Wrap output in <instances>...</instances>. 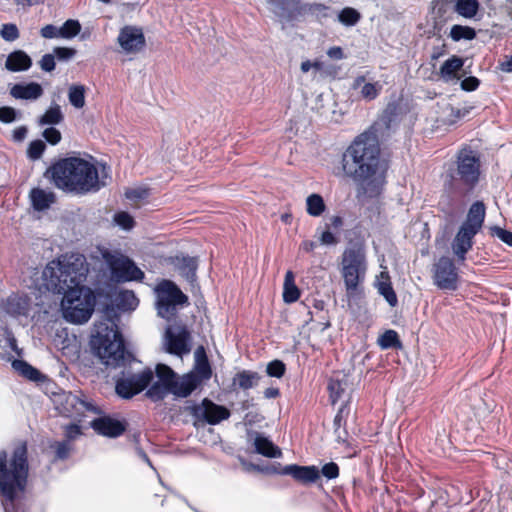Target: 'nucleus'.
I'll use <instances>...</instances> for the list:
<instances>
[{
	"label": "nucleus",
	"instance_id": "47",
	"mask_svg": "<svg viewBox=\"0 0 512 512\" xmlns=\"http://www.w3.org/2000/svg\"><path fill=\"white\" fill-rule=\"evenodd\" d=\"M0 35L4 40L13 42L19 38V30L15 24H3L0 29Z\"/></svg>",
	"mask_w": 512,
	"mask_h": 512
},
{
	"label": "nucleus",
	"instance_id": "10",
	"mask_svg": "<svg viewBox=\"0 0 512 512\" xmlns=\"http://www.w3.org/2000/svg\"><path fill=\"white\" fill-rule=\"evenodd\" d=\"M156 307L158 315L167 320L177 313V307L188 303V297L170 280H163L156 288Z\"/></svg>",
	"mask_w": 512,
	"mask_h": 512
},
{
	"label": "nucleus",
	"instance_id": "34",
	"mask_svg": "<svg viewBox=\"0 0 512 512\" xmlns=\"http://www.w3.org/2000/svg\"><path fill=\"white\" fill-rule=\"evenodd\" d=\"M64 119L61 108L58 104L51 105L49 109L39 118L38 124L40 126L45 125H57L60 124Z\"/></svg>",
	"mask_w": 512,
	"mask_h": 512
},
{
	"label": "nucleus",
	"instance_id": "25",
	"mask_svg": "<svg viewBox=\"0 0 512 512\" xmlns=\"http://www.w3.org/2000/svg\"><path fill=\"white\" fill-rule=\"evenodd\" d=\"M199 380L193 374H186L181 378L176 377L171 393L178 397L189 396L198 386Z\"/></svg>",
	"mask_w": 512,
	"mask_h": 512
},
{
	"label": "nucleus",
	"instance_id": "41",
	"mask_svg": "<svg viewBox=\"0 0 512 512\" xmlns=\"http://www.w3.org/2000/svg\"><path fill=\"white\" fill-rule=\"evenodd\" d=\"M81 31V25L78 20L69 19L59 27L60 38L71 39L78 35Z\"/></svg>",
	"mask_w": 512,
	"mask_h": 512
},
{
	"label": "nucleus",
	"instance_id": "2",
	"mask_svg": "<svg viewBox=\"0 0 512 512\" xmlns=\"http://www.w3.org/2000/svg\"><path fill=\"white\" fill-rule=\"evenodd\" d=\"M27 445L19 442L10 459L0 451V496L4 512H17L18 502L25 492L29 473Z\"/></svg>",
	"mask_w": 512,
	"mask_h": 512
},
{
	"label": "nucleus",
	"instance_id": "16",
	"mask_svg": "<svg viewBox=\"0 0 512 512\" xmlns=\"http://www.w3.org/2000/svg\"><path fill=\"white\" fill-rule=\"evenodd\" d=\"M118 43L126 53H137L145 46V37L140 28L125 26L120 30Z\"/></svg>",
	"mask_w": 512,
	"mask_h": 512
},
{
	"label": "nucleus",
	"instance_id": "11",
	"mask_svg": "<svg viewBox=\"0 0 512 512\" xmlns=\"http://www.w3.org/2000/svg\"><path fill=\"white\" fill-rule=\"evenodd\" d=\"M54 404L60 414L66 417L82 416L85 412L99 413L98 408L90 401L72 392L55 395Z\"/></svg>",
	"mask_w": 512,
	"mask_h": 512
},
{
	"label": "nucleus",
	"instance_id": "5",
	"mask_svg": "<svg viewBox=\"0 0 512 512\" xmlns=\"http://www.w3.org/2000/svg\"><path fill=\"white\" fill-rule=\"evenodd\" d=\"M92 345L107 366L117 367L123 364L126 349L123 337L113 319L95 324Z\"/></svg>",
	"mask_w": 512,
	"mask_h": 512
},
{
	"label": "nucleus",
	"instance_id": "30",
	"mask_svg": "<svg viewBox=\"0 0 512 512\" xmlns=\"http://www.w3.org/2000/svg\"><path fill=\"white\" fill-rule=\"evenodd\" d=\"M32 206L37 211L48 209L54 202V194L40 188H34L30 192Z\"/></svg>",
	"mask_w": 512,
	"mask_h": 512
},
{
	"label": "nucleus",
	"instance_id": "12",
	"mask_svg": "<svg viewBox=\"0 0 512 512\" xmlns=\"http://www.w3.org/2000/svg\"><path fill=\"white\" fill-rule=\"evenodd\" d=\"M189 411L195 420L203 421L210 425L219 424L231 415L229 409L207 398L203 399L200 404L189 407Z\"/></svg>",
	"mask_w": 512,
	"mask_h": 512
},
{
	"label": "nucleus",
	"instance_id": "48",
	"mask_svg": "<svg viewBox=\"0 0 512 512\" xmlns=\"http://www.w3.org/2000/svg\"><path fill=\"white\" fill-rule=\"evenodd\" d=\"M45 147H46L45 143L42 140L32 141L28 147V151H27L28 157L33 160L39 159L42 156V154L45 150Z\"/></svg>",
	"mask_w": 512,
	"mask_h": 512
},
{
	"label": "nucleus",
	"instance_id": "63",
	"mask_svg": "<svg viewBox=\"0 0 512 512\" xmlns=\"http://www.w3.org/2000/svg\"><path fill=\"white\" fill-rule=\"evenodd\" d=\"M320 243L322 245H327V246L336 245L338 243V239L335 237V235L332 232H330L329 230H326L321 234Z\"/></svg>",
	"mask_w": 512,
	"mask_h": 512
},
{
	"label": "nucleus",
	"instance_id": "62",
	"mask_svg": "<svg viewBox=\"0 0 512 512\" xmlns=\"http://www.w3.org/2000/svg\"><path fill=\"white\" fill-rule=\"evenodd\" d=\"M81 434V429L79 425L76 424H70L65 427V441H71L75 439L77 436Z\"/></svg>",
	"mask_w": 512,
	"mask_h": 512
},
{
	"label": "nucleus",
	"instance_id": "24",
	"mask_svg": "<svg viewBox=\"0 0 512 512\" xmlns=\"http://www.w3.org/2000/svg\"><path fill=\"white\" fill-rule=\"evenodd\" d=\"M32 66V59L23 50L11 52L6 59L5 68L11 72L26 71Z\"/></svg>",
	"mask_w": 512,
	"mask_h": 512
},
{
	"label": "nucleus",
	"instance_id": "14",
	"mask_svg": "<svg viewBox=\"0 0 512 512\" xmlns=\"http://www.w3.org/2000/svg\"><path fill=\"white\" fill-rule=\"evenodd\" d=\"M434 284L441 290L454 291L458 286V272L454 262L441 257L433 266Z\"/></svg>",
	"mask_w": 512,
	"mask_h": 512
},
{
	"label": "nucleus",
	"instance_id": "8",
	"mask_svg": "<svg viewBox=\"0 0 512 512\" xmlns=\"http://www.w3.org/2000/svg\"><path fill=\"white\" fill-rule=\"evenodd\" d=\"M64 318L75 324L87 322L95 307V295L88 287H78L61 293Z\"/></svg>",
	"mask_w": 512,
	"mask_h": 512
},
{
	"label": "nucleus",
	"instance_id": "58",
	"mask_svg": "<svg viewBox=\"0 0 512 512\" xmlns=\"http://www.w3.org/2000/svg\"><path fill=\"white\" fill-rule=\"evenodd\" d=\"M40 35L45 39L60 38L59 27L52 24L45 25L41 28Z\"/></svg>",
	"mask_w": 512,
	"mask_h": 512
},
{
	"label": "nucleus",
	"instance_id": "44",
	"mask_svg": "<svg viewBox=\"0 0 512 512\" xmlns=\"http://www.w3.org/2000/svg\"><path fill=\"white\" fill-rule=\"evenodd\" d=\"M54 450L56 460H65L69 457L72 445L69 441H55L50 445Z\"/></svg>",
	"mask_w": 512,
	"mask_h": 512
},
{
	"label": "nucleus",
	"instance_id": "54",
	"mask_svg": "<svg viewBox=\"0 0 512 512\" xmlns=\"http://www.w3.org/2000/svg\"><path fill=\"white\" fill-rule=\"evenodd\" d=\"M320 471V474H322L327 479H335L339 476V467L334 462H329L325 464Z\"/></svg>",
	"mask_w": 512,
	"mask_h": 512
},
{
	"label": "nucleus",
	"instance_id": "19",
	"mask_svg": "<svg viewBox=\"0 0 512 512\" xmlns=\"http://www.w3.org/2000/svg\"><path fill=\"white\" fill-rule=\"evenodd\" d=\"M281 474L290 475L303 484L315 483L320 478V471L316 466L286 465Z\"/></svg>",
	"mask_w": 512,
	"mask_h": 512
},
{
	"label": "nucleus",
	"instance_id": "13",
	"mask_svg": "<svg viewBox=\"0 0 512 512\" xmlns=\"http://www.w3.org/2000/svg\"><path fill=\"white\" fill-rule=\"evenodd\" d=\"M153 379L151 369H145L141 373L122 377L116 381V393L125 399H130L148 387Z\"/></svg>",
	"mask_w": 512,
	"mask_h": 512
},
{
	"label": "nucleus",
	"instance_id": "56",
	"mask_svg": "<svg viewBox=\"0 0 512 512\" xmlns=\"http://www.w3.org/2000/svg\"><path fill=\"white\" fill-rule=\"evenodd\" d=\"M196 368L202 379L206 380L211 377L212 371L207 357H204L202 358V360H199L196 364Z\"/></svg>",
	"mask_w": 512,
	"mask_h": 512
},
{
	"label": "nucleus",
	"instance_id": "35",
	"mask_svg": "<svg viewBox=\"0 0 512 512\" xmlns=\"http://www.w3.org/2000/svg\"><path fill=\"white\" fill-rule=\"evenodd\" d=\"M325 210L326 205L321 195L313 193L306 198V211L310 216L319 217Z\"/></svg>",
	"mask_w": 512,
	"mask_h": 512
},
{
	"label": "nucleus",
	"instance_id": "49",
	"mask_svg": "<svg viewBox=\"0 0 512 512\" xmlns=\"http://www.w3.org/2000/svg\"><path fill=\"white\" fill-rule=\"evenodd\" d=\"M292 1L293 0H266V2L271 6V10L279 16H283L285 14Z\"/></svg>",
	"mask_w": 512,
	"mask_h": 512
},
{
	"label": "nucleus",
	"instance_id": "21",
	"mask_svg": "<svg viewBox=\"0 0 512 512\" xmlns=\"http://www.w3.org/2000/svg\"><path fill=\"white\" fill-rule=\"evenodd\" d=\"M29 308L30 299L26 295L12 294L4 304L5 312L13 317L27 316Z\"/></svg>",
	"mask_w": 512,
	"mask_h": 512
},
{
	"label": "nucleus",
	"instance_id": "38",
	"mask_svg": "<svg viewBox=\"0 0 512 512\" xmlns=\"http://www.w3.org/2000/svg\"><path fill=\"white\" fill-rule=\"evenodd\" d=\"M68 99L72 106L81 109L85 105V86L71 85L68 90Z\"/></svg>",
	"mask_w": 512,
	"mask_h": 512
},
{
	"label": "nucleus",
	"instance_id": "4",
	"mask_svg": "<svg viewBox=\"0 0 512 512\" xmlns=\"http://www.w3.org/2000/svg\"><path fill=\"white\" fill-rule=\"evenodd\" d=\"M89 268L84 255L66 254L49 262L43 270V279L48 290L59 294L85 287Z\"/></svg>",
	"mask_w": 512,
	"mask_h": 512
},
{
	"label": "nucleus",
	"instance_id": "18",
	"mask_svg": "<svg viewBox=\"0 0 512 512\" xmlns=\"http://www.w3.org/2000/svg\"><path fill=\"white\" fill-rule=\"evenodd\" d=\"M475 235L476 233L473 231L460 226L451 243L453 254L456 256L459 263H463L465 261L466 254L472 249Z\"/></svg>",
	"mask_w": 512,
	"mask_h": 512
},
{
	"label": "nucleus",
	"instance_id": "29",
	"mask_svg": "<svg viewBox=\"0 0 512 512\" xmlns=\"http://www.w3.org/2000/svg\"><path fill=\"white\" fill-rule=\"evenodd\" d=\"M261 375L257 372L250 370H242L235 374L232 380V385L238 386L243 390L254 388L258 385Z\"/></svg>",
	"mask_w": 512,
	"mask_h": 512
},
{
	"label": "nucleus",
	"instance_id": "32",
	"mask_svg": "<svg viewBox=\"0 0 512 512\" xmlns=\"http://www.w3.org/2000/svg\"><path fill=\"white\" fill-rule=\"evenodd\" d=\"M114 302L118 309L122 311L134 310L139 304V300L131 290H121L115 295Z\"/></svg>",
	"mask_w": 512,
	"mask_h": 512
},
{
	"label": "nucleus",
	"instance_id": "1",
	"mask_svg": "<svg viewBox=\"0 0 512 512\" xmlns=\"http://www.w3.org/2000/svg\"><path fill=\"white\" fill-rule=\"evenodd\" d=\"M388 123L383 117L358 135L342 155V169L348 178L359 184L372 179L380 164L379 134Z\"/></svg>",
	"mask_w": 512,
	"mask_h": 512
},
{
	"label": "nucleus",
	"instance_id": "20",
	"mask_svg": "<svg viewBox=\"0 0 512 512\" xmlns=\"http://www.w3.org/2000/svg\"><path fill=\"white\" fill-rule=\"evenodd\" d=\"M485 214L484 203L480 201L474 202L470 206L466 220L462 223L461 227L477 234L483 226Z\"/></svg>",
	"mask_w": 512,
	"mask_h": 512
},
{
	"label": "nucleus",
	"instance_id": "45",
	"mask_svg": "<svg viewBox=\"0 0 512 512\" xmlns=\"http://www.w3.org/2000/svg\"><path fill=\"white\" fill-rule=\"evenodd\" d=\"M360 13L351 7H346L338 15L339 21L346 26H353L360 20Z\"/></svg>",
	"mask_w": 512,
	"mask_h": 512
},
{
	"label": "nucleus",
	"instance_id": "17",
	"mask_svg": "<svg viewBox=\"0 0 512 512\" xmlns=\"http://www.w3.org/2000/svg\"><path fill=\"white\" fill-rule=\"evenodd\" d=\"M91 427L95 432L102 436L116 438L125 432L126 423L108 416H104L94 419L91 422Z\"/></svg>",
	"mask_w": 512,
	"mask_h": 512
},
{
	"label": "nucleus",
	"instance_id": "50",
	"mask_svg": "<svg viewBox=\"0 0 512 512\" xmlns=\"http://www.w3.org/2000/svg\"><path fill=\"white\" fill-rule=\"evenodd\" d=\"M300 297V290L296 285L283 286V300L285 303H293Z\"/></svg>",
	"mask_w": 512,
	"mask_h": 512
},
{
	"label": "nucleus",
	"instance_id": "43",
	"mask_svg": "<svg viewBox=\"0 0 512 512\" xmlns=\"http://www.w3.org/2000/svg\"><path fill=\"white\" fill-rule=\"evenodd\" d=\"M328 390L330 393V400L332 404H335L342 398L346 390V384L338 379H331L328 384Z\"/></svg>",
	"mask_w": 512,
	"mask_h": 512
},
{
	"label": "nucleus",
	"instance_id": "31",
	"mask_svg": "<svg viewBox=\"0 0 512 512\" xmlns=\"http://www.w3.org/2000/svg\"><path fill=\"white\" fill-rule=\"evenodd\" d=\"M463 64L464 62L460 57L452 56L442 64L440 68L441 78L446 82L455 79Z\"/></svg>",
	"mask_w": 512,
	"mask_h": 512
},
{
	"label": "nucleus",
	"instance_id": "59",
	"mask_svg": "<svg viewBox=\"0 0 512 512\" xmlns=\"http://www.w3.org/2000/svg\"><path fill=\"white\" fill-rule=\"evenodd\" d=\"M148 196V190L144 188L127 189L125 197L129 200H142Z\"/></svg>",
	"mask_w": 512,
	"mask_h": 512
},
{
	"label": "nucleus",
	"instance_id": "27",
	"mask_svg": "<svg viewBox=\"0 0 512 512\" xmlns=\"http://www.w3.org/2000/svg\"><path fill=\"white\" fill-rule=\"evenodd\" d=\"M255 451L268 458H279L282 456L281 450L272 443L267 437L256 433L254 439Z\"/></svg>",
	"mask_w": 512,
	"mask_h": 512
},
{
	"label": "nucleus",
	"instance_id": "7",
	"mask_svg": "<svg viewBox=\"0 0 512 512\" xmlns=\"http://www.w3.org/2000/svg\"><path fill=\"white\" fill-rule=\"evenodd\" d=\"M367 271L366 253L361 246H352L344 250L341 257V276L344 281L346 295L357 296Z\"/></svg>",
	"mask_w": 512,
	"mask_h": 512
},
{
	"label": "nucleus",
	"instance_id": "60",
	"mask_svg": "<svg viewBox=\"0 0 512 512\" xmlns=\"http://www.w3.org/2000/svg\"><path fill=\"white\" fill-rule=\"evenodd\" d=\"M493 234L497 236L501 241L512 247V232L500 227H494Z\"/></svg>",
	"mask_w": 512,
	"mask_h": 512
},
{
	"label": "nucleus",
	"instance_id": "3",
	"mask_svg": "<svg viewBox=\"0 0 512 512\" xmlns=\"http://www.w3.org/2000/svg\"><path fill=\"white\" fill-rule=\"evenodd\" d=\"M47 173L51 174L54 185L66 192L84 195L101 188L95 165L79 157L60 159Z\"/></svg>",
	"mask_w": 512,
	"mask_h": 512
},
{
	"label": "nucleus",
	"instance_id": "51",
	"mask_svg": "<svg viewBox=\"0 0 512 512\" xmlns=\"http://www.w3.org/2000/svg\"><path fill=\"white\" fill-rule=\"evenodd\" d=\"M18 112L16 109L10 106L0 107V122L2 123H12L17 119Z\"/></svg>",
	"mask_w": 512,
	"mask_h": 512
},
{
	"label": "nucleus",
	"instance_id": "64",
	"mask_svg": "<svg viewBox=\"0 0 512 512\" xmlns=\"http://www.w3.org/2000/svg\"><path fill=\"white\" fill-rule=\"evenodd\" d=\"M27 133H28V129L26 126L17 127L13 131V135H12L13 140L15 142H22L26 138Z\"/></svg>",
	"mask_w": 512,
	"mask_h": 512
},
{
	"label": "nucleus",
	"instance_id": "52",
	"mask_svg": "<svg viewBox=\"0 0 512 512\" xmlns=\"http://www.w3.org/2000/svg\"><path fill=\"white\" fill-rule=\"evenodd\" d=\"M53 54L59 61H68L76 55V50L68 47H55Z\"/></svg>",
	"mask_w": 512,
	"mask_h": 512
},
{
	"label": "nucleus",
	"instance_id": "40",
	"mask_svg": "<svg viewBox=\"0 0 512 512\" xmlns=\"http://www.w3.org/2000/svg\"><path fill=\"white\" fill-rule=\"evenodd\" d=\"M450 37L454 41L473 40L476 37V31L469 26L453 25L450 30Z\"/></svg>",
	"mask_w": 512,
	"mask_h": 512
},
{
	"label": "nucleus",
	"instance_id": "53",
	"mask_svg": "<svg viewBox=\"0 0 512 512\" xmlns=\"http://www.w3.org/2000/svg\"><path fill=\"white\" fill-rule=\"evenodd\" d=\"M42 136L51 145H56L61 141V133L54 127L46 128L43 131Z\"/></svg>",
	"mask_w": 512,
	"mask_h": 512
},
{
	"label": "nucleus",
	"instance_id": "46",
	"mask_svg": "<svg viewBox=\"0 0 512 512\" xmlns=\"http://www.w3.org/2000/svg\"><path fill=\"white\" fill-rule=\"evenodd\" d=\"M286 371V366L281 360H273L267 364L266 372L270 377L281 378Z\"/></svg>",
	"mask_w": 512,
	"mask_h": 512
},
{
	"label": "nucleus",
	"instance_id": "26",
	"mask_svg": "<svg viewBox=\"0 0 512 512\" xmlns=\"http://www.w3.org/2000/svg\"><path fill=\"white\" fill-rule=\"evenodd\" d=\"M376 287L378 289L379 294H381L385 300L389 303L390 306L394 307L398 303V299L396 293L394 292L390 276L387 271H382L380 275L377 277Z\"/></svg>",
	"mask_w": 512,
	"mask_h": 512
},
{
	"label": "nucleus",
	"instance_id": "55",
	"mask_svg": "<svg viewBox=\"0 0 512 512\" xmlns=\"http://www.w3.org/2000/svg\"><path fill=\"white\" fill-rule=\"evenodd\" d=\"M115 222L124 229H131L134 225L133 218L126 212L115 214Z\"/></svg>",
	"mask_w": 512,
	"mask_h": 512
},
{
	"label": "nucleus",
	"instance_id": "37",
	"mask_svg": "<svg viewBox=\"0 0 512 512\" xmlns=\"http://www.w3.org/2000/svg\"><path fill=\"white\" fill-rule=\"evenodd\" d=\"M381 349H401L402 343L399 339L398 333L395 330L385 331L377 341Z\"/></svg>",
	"mask_w": 512,
	"mask_h": 512
},
{
	"label": "nucleus",
	"instance_id": "36",
	"mask_svg": "<svg viewBox=\"0 0 512 512\" xmlns=\"http://www.w3.org/2000/svg\"><path fill=\"white\" fill-rule=\"evenodd\" d=\"M479 10V2L477 0H457L455 11L464 18L471 19L475 17Z\"/></svg>",
	"mask_w": 512,
	"mask_h": 512
},
{
	"label": "nucleus",
	"instance_id": "9",
	"mask_svg": "<svg viewBox=\"0 0 512 512\" xmlns=\"http://www.w3.org/2000/svg\"><path fill=\"white\" fill-rule=\"evenodd\" d=\"M101 256L110 270L111 279L117 283L142 281L144 272L135 262L119 251L104 249Z\"/></svg>",
	"mask_w": 512,
	"mask_h": 512
},
{
	"label": "nucleus",
	"instance_id": "23",
	"mask_svg": "<svg viewBox=\"0 0 512 512\" xmlns=\"http://www.w3.org/2000/svg\"><path fill=\"white\" fill-rule=\"evenodd\" d=\"M352 88L359 90L361 97L367 101L374 100L382 90L379 82H366L365 76H358L354 79Z\"/></svg>",
	"mask_w": 512,
	"mask_h": 512
},
{
	"label": "nucleus",
	"instance_id": "61",
	"mask_svg": "<svg viewBox=\"0 0 512 512\" xmlns=\"http://www.w3.org/2000/svg\"><path fill=\"white\" fill-rule=\"evenodd\" d=\"M480 81L474 76H469L461 81V88L465 91H474L478 88Z\"/></svg>",
	"mask_w": 512,
	"mask_h": 512
},
{
	"label": "nucleus",
	"instance_id": "15",
	"mask_svg": "<svg viewBox=\"0 0 512 512\" xmlns=\"http://www.w3.org/2000/svg\"><path fill=\"white\" fill-rule=\"evenodd\" d=\"M190 333L186 327L168 328L165 333L166 350L170 354L182 356L190 352Z\"/></svg>",
	"mask_w": 512,
	"mask_h": 512
},
{
	"label": "nucleus",
	"instance_id": "57",
	"mask_svg": "<svg viewBox=\"0 0 512 512\" xmlns=\"http://www.w3.org/2000/svg\"><path fill=\"white\" fill-rule=\"evenodd\" d=\"M39 65H40L41 69L45 72L53 71L56 66L54 54L48 53V54L43 55L41 60L39 61Z\"/></svg>",
	"mask_w": 512,
	"mask_h": 512
},
{
	"label": "nucleus",
	"instance_id": "42",
	"mask_svg": "<svg viewBox=\"0 0 512 512\" xmlns=\"http://www.w3.org/2000/svg\"><path fill=\"white\" fill-rule=\"evenodd\" d=\"M169 393H171V391L167 385H165L159 381H156L147 390L146 395L150 399L157 401V400L163 399Z\"/></svg>",
	"mask_w": 512,
	"mask_h": 512
},
{
	"label": "nucleus",
	"instance_id": "33",
	"mask_svg": "<svg viewBox=\"0 0 512 512\" xmlns=\"http://www.w3.org/2000/svg\"><path fill=\"white\" fill-rule=\"evenodd\" d=\"M175 266L180 273L188 280L193 281L196 276L197 260L193 257H176Z\"/></svg>",
	"mask_w": 512,
	"mask_h": 512
},
{
	"label": "nucleus",
	"instance_id": "22",
	"mask_svg": "<svg viewBox=\"0 0 512 512\" xmlns=\"http://www.w3.org/2000/svg\"><path fill=\"white\" fill-rule=\"evenodd\" d=\"M43 94V88L36 82L15 84L10 89V95L15 99L37 100Z\"/></svg>",
	"mask_w": 512,
	"mask_h": 512
},
{
	"label": "nucleus",
	"instance_id": "6",
	"mask_svg": "<svg viewBox=\"0 0 512 512\" xmlns=\"http://www.w3.org/2000/svg\"><path fill=\"white\" fill-rule=\"evenodd\" d=\"M480 166V159L472 150H461L457 156L456 169L450 171V180L445 183V187L458 194L471 192L479 182Z\"/></svg>",
	"mask_w": 512,
	"mask_h": 512
},
{
	"label": "nucleus",
	"instance_id": "28",
	"mask_svg": "<svg viewBox=\"0 0 512 512\" xmlns=\"http://www.w3.org/2000/svg\"><path fill=\"white\" fill-rule=\"evenodd\" d=\"M12 367L19 375L33 382H43L46 378L38 369L24 360H14Z\"/></svg>",
	"mask_w": 512,
	"mask_h": 512
},
{
	"label": "nucleus",
	"instance_id": "39",
	"mask_svg": "<svg viewBox=\"0 0 512 512\" xmlns=\"http://www.w3.org/2000/svg\"><path fill=\"white\" fill-rule=\"evenodd\" d=\"M156 376L158 378L157 381L167 385L170 390L172 389L177 377L176 373L165 364H158L156 366Z\"/></svg>",
	"mask_w": 512,
	"mask_h": 512
}]
</instances>
